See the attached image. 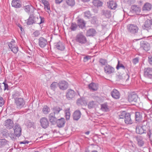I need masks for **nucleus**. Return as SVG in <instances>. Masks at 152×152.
<instances>
[{
  "mask_svg": "<svg viewBox=\"0 0 152 152\" xmlns=\"http://www.w3.org/2000/svg\"><path fill=\"white\" fill-rule=\"evenodd\" d=\"M14 134L17 137L20 136L21 134L22 129L18 124H15L13 128Z\"/></svg>",
  "mask_w": 152,
  "mask_h": 152,
  "instance_id": "obj_4",
  "label": "nucleus"
},
{
  "mask_svg": "<svg viewBox=\"0 0 152 152\" xmlns=\"http://www.w3.org/2000/svg\"><path fill=\"white\" fill-rule=\"evenodd\" d=\"M44 9L48 13L50 14L51 13V11L50 10V5L44 7Z\"/></svg>",
  "mask_w": 152,
  "mask_h": 152,
  "instance_id": "obj_48",
  "label": "nucleus"
},
{
  "mask_svg": "<svg viewBox=\"0 0 152 152\" xmlns=\"http://www.w3.org/2000/svg\"><path fill=\"white\" fill-rule=\"evenodd\" d=\"M88 88L91 90L97 91L99 87L98 85L94 83H92L88 85Z\"/></svg>",
  "mask_w": 152,
  "mask_h": 152,
  "instance_id": "obj_23",
  "label": "nucleus"
},
{
  "mask_svg": "<svg viewBox=\"0 0 152 152\" xmlns=\"http://www.w3.org/2000/svg\"><path fill=\"white\" fill-rule=\"evenodd\" d=\"M75 4V0H67V4L69 5L73 6Z\"/></svg>",
  "mask_w": 152,
  "mask_h": 152,
  "instance_id": "obj_43",
  "label": "nucleus"
},
{
  "mask_svg": "<svg viewBox=\"0 0 152 152\" xmlns=\"http://www.w3.org/2000/svg\"><path fill=\"white\" fill-rule=\"evenodd\" d=\"M50 111V109L47 106H44L42 111L43 113L45 114H47Z\"/></svg>",
  "mask_w": 152,
  "mask_h": 152,
  "instance_id": "obj_39",
  "label": "nucleus"
},
{
  "mask_svg": "<svg viewBox=\"0 0 152 152\" xmlns=\"http://www.w3.org/2000/svg\"><path fill=\"white\" fill-rule=\"evenodd\" d=\"M133 96H128V100L129 102H131L134 101V99H132Z\"/></svg>",
  "mask_w": 152,
  "mask_h": 152,
  "instance_id": "obj_61",
  "label": "nucleus"
},
{
  "mask_svg": "<svg viewBox=\"0 0 152 152\" xmlns=\"http://www.w3.org/2000/svg\"><path fill=\"white\" fill-rule=\"evenodd\" d=\"M12 5V7L15 8H19L21 6V3L19 0H13Z\"/></svg>",
  "mask_w": 152,
  "mask_h": 152,
  "instance_id": "obj_20",
  "label": "nucleus"
},
{
  "mask_svg": "<svg viewBox=\"0 0 152 152\" xmlns=\"http://www.w3.org/2000/svg\"><path fill=\"white\" fill-rule=\"evenodd\" d=\"M29 141L27 140H24L23 141L20 142L19 143L20 144H28L29 143Z\"/></svg>",
  "mask_w": 152,
  "mask_h": 152,
  "instance_id": "obj_62",
  "label": "nucleus"
},
{
  "mask_svg": "<svg viewBox=\"0 0 152 152\" xmlns=\"http://www.w3.org/2000/svg\"><path fill=\"white\" fill-rule=\"evenodd\" d=\"M99 62L102 65H104L107 63V60L103 59H100Z\"/></svg>",
  "mask_w": 152,
  "mask_h": 152,
  "instance_id": "obj_51",
  "label": "nucleus"
},
{
  "mask_svg": "<svg viewBox=\"0 0 152 152\" xmlns=\"http://www.w3.org/2000/svg\"><path fill=\"white\" fill-rule=\"evenodd\" d=\"M74 91L72 90H69L68 91L67 94L68 95H72L74 94Z\"/></svg>",
  "mask_w": 152,
  "mask_h": 152,
  "instance_id": "obj_58",
  "label": "nucleus"
},
{
  "mask_svg": "<svg viewBox=\"0 0 152 152\" xmlns=\"http://www.w3.org/2000/svg\"><path fill=\"white\" fill-rule=\"evenodd\" d=\"M139 62V59L137 58H136L133 59V63L134 64L137 63Z\"/></svg>",
  "mask_w": 152,
  "mask_h": 152,
  "instance_id": "obj_60",
  "label": "nucleus"
},
{
  "mask_svg": "<svg viewBox=\"0 0 152 152\" xmlns=\"http://www.w3.org/2000/svg\"><path fill=\"white\" fill-rule=\"evenodd\" d=\"M152 5L148 3L145 4L142 7V10L143 12H147L150 11L152 8Z\"/></svg>",
  "mask_w": 152,
  "mask_h": 152,
  "instance_id": "obj_18",
  "label": "nucleus"
},
{
  "mask_svg": "<svg viewBox=\"0 0 152 152\" xmlns=\"http://www.w3.org/2000/svg\"><path fill=\"white\" fill-rule=\"evenodd\" d=\"M77 24L79 27L81 28H83L85 26V23L82 19H78L77 20Z\"/></svg>",
  "mask_w": 152,
  "mask_h": 152,
  "instance_id": "obj_35",
  "label": "nucleus"
},
{
  "mask_svg": "<svg viewBox=\"0 0 152 152\" xmlns=\"http://www.w3.org/2000/svg\"><path fill=\"white\" fill-rule=\"evenodd\" d=\"M149 62L150 64H152V56H149Z\"/></svg>",
  "mask_w": 152,
  "mask_h": 152,
  "instance_id": "obj_64",
  "label": "nucleus"
},
{
  "mask_svg": "<svg viewBox=\"0 0 152 152\" xmlns=\"http://www.w3.org/2000/svg\"><path fill=\"white\" fill-rule=\"evenodd\" d=\"M104 70L105 72L108 75H112L115 71L114 68L110 65L105 66Z\"/></svg>",
  "mask_w": 152,
  "mask_h": 152,
  "instance_id": "obj_6",
  "label": "nucleus"
},
{
  "mask_svg": "<svg viewBox=\"0 0 152 152\" xmlns=\"http://www.w3.org/2000/svg\"><path fill=\"white\" fill-rule=\"evenodd\" d=\"M141 46L146 51H148L150 48V44L146 41H144L141 43Z\"/></svg>",
  "mask_w": 152,
  "mask_h": 152,
  "instance_id": "obj_25",
  "label": "nucleus"
},
{
  "mask_svg": "<svg viewBox=\"0 0 152 152\" xmlns=\"http://www.w3.org/2000/svg\"><path fill=\"white\" fill-rule=\"evenodd\" d=\"M55 46L57 49L61 51L64 50L65 48V45L63 43L60 42L55 43Z\"/></svg>",
  "mask_w": 152,
  "mask_h": 152,
  "instance_id": "obj_15",
  "label": "nucleus"
},
{
  "mask_svg": "<svg viewBox=\"0 0 152 152\" xmlns=\"http://www.w3.org/2000/svg\"><path fill=\"white\" fill-rule=\"evenodd\" d=\"M152 25V20H147L145 21L144 24V26L146 28H150Z\"/></svg>",
  "mask_w": 152,
  "mask_h": 152,
  "instance_id": "obj_31",
  "label": "nucleus"
},
{
  "mask_svg": "<svg viewBox=\"0 0 152 152\" xmlns=\"http://www.w3.org/2000/svg\"><path fill=\"white\" fill-rule=\"evenodd\" d=\"M77 103L78 105H86L87 104V101L85 98H84L83 97H81L80 99H77Z\"/></svg>",
  "mask_w": 152,
  "mask_h": 152,
  "instance_id": "obj_19",
  "label": "nucleus"
},
{
  "mask_svg": "<svg viewBox=\"0 0 152 152\" xmlns=\"http://www.w3.org/2000/svg\"><path fill=\"white\" fill-rule=\"evenodd\" d=\"M14 123L13 121L10 119H7L5 121L4 126L8 129H11L13 127Z\"/></svg>",
  "mask_w": 152,
  "mask_h": 152,
  "instance_id": "obj_9",
  "label": "nucleus"
},
{
  "mask_svg": "<svg viewBox=\"0 0 152 152\" xmlns=\"http://www.w3.org/2000/svg\"><path fill=\"white\" fill-rule=\"evenodd\" d=\"M129 75L126 74L118 75L117 77V80L118 81H126L128 80Z\"/></svg>",
  "mask_w": 152,
  "mask_h": 152,
  "instance_id": "obj_13",
  "label": "nucleus"
},
{
  "mask_svg": "<svg viewBox=\"0 0 152 152\" xmlns=\"http://www.w3.org/2000/svg\"><path fill=\"white\" fill-rule=\"evenodd\" d=\"M144 75L146 77L151 78L152 77V68H145L144 70Z\"/></svg>",
  "mask_w": 152,
  "mask_h": 152,
  "instance_id": "obj_11",
  "label": "nucleus"
},
{
  "mask_svg": "<svg viewBox=\"0 0 152 152\" xmlns=\"http://www.w3.org/2000/svg\"><path fill=\"white\" fill-rule=\"evenodd\" d=\"M40 122L41 127L46 129L49 126V123L48 119L45 117H43L40 119Z\"/></svg>",
  "mask_w": 152,
  "mask_h": 152,
  "instance_id": "obj_5",
  "label": "nucleus"
},
{
  "mask_svg": "<svg viewBox=\"0 0 152 152\" xmlns=\"http://www.w3.org/2000/svg\"><path fill=\"white\" fill-rule=\"evenodd\" d=\"M76 40L81 43H85L87 42V39L85 37L81 34H79L77 35Z\"/></svg>",
  "mask_w": 152,
  "mask_h": 152,
  "instance_id": "obj_7",
  "label": "nucleus"
},
{
  "mask_svg": "<svg viewBox=\"0 0 152 152\" xmlns=\"http://www.w3.org/2000/svg\"><path fill=\"white\" fill-rule=\"evenodd\" d=\"M15 100L17 108L20 109L23 107L25 104V102L23 98L16 97L15 99Z\"/></svg>",
  "mask_w": 152,
  "mask_h": 152,
  "instance_id": "obj_1",
  "label": "nucleus"
},
{
  "mask_svg": "<svg viewBox=\"0 0 152 152\" xmlns=\"http://www.w3.org/2000/svg\"><path fill=\"white\" fill-rule=\"evenodd\" d=\"M124 121L125 123L127 125H130L133 123V121L131 118L130 115L129 113H127L126 114Z\"/></svg>",
  "mask_w": 152,
  "mask_h": 152,
  "instance_id": "obj_14",
  "label": "nucleus"
},
{
  "mask_svg": "<svg viewBox=\"0 0 152 152\" xmlns=\"http://www.w3.org/2000/svg\"><path fill=\"white\" fill-rule=\"evenodd\" d=\"M4 102L3 99L0 97V107L2 106L4 104Z\"/></svg>",
  "mask_w": 152,
  "mask_h": 152,
  "instance_id": "obj_55",
  "label": "nucleus"
},
{
  "mask_svg": "<svg viewBox=\"0 0 152 152\" xmlns=\"http://www.w3.org/2000/svg\"><path fill=\"white\" fill-rule=\"evenodd\" d=\"M94 99L96 100L97 103H101L103 101L104 98L103 97L100 96H95Z\"/></svg>",
  "mask_w": 152,
  "mask_h": 152,
  "instance_id": "obj_38",
  "label": "nucleus"
},
{
  "mask_svg": "<svg viewBox=\"0 0 152 152\" xmlns=\"http://www.w3.org/2000/svg\"><path fill=\"white\" fill-rule=\"evenodd\" d=\"M131 11L135 13L136 14L139 15L141 12V8L137 6L134 5L131 7Z\"/></svg>",
  "mask_w": 152,
  "mask_h": 152,
  "instance_id": "obj_17",
  "label": "nucleus"
},
{
  "mask_svg": "<svg viewBox=\"0 0 152 152\" xmlns=\"http://www.w3.org/2000/svg\"><path fill=\"white\" fill-rule=\"evenodd\" d=\"M128 148L129 152H139L136 146L132 141L128 145Z\"/></svg>",
  "mask_w": 152,
  "mask_h": 152,
  "instance_id": "obj_12",
  "label": "nucleus"
},
{
  "mask_svg": "<svg viewBox=\"0 0 152 152\" xmlns=\"http://www.w3.org/2000/svg\"><path fill=\"white\" fill-rule=\"evenodd\" d=\"M40 2H41L44 4V7L50 4L48 1L46 0H41Z\"/></svg>",
  "mask_w": 152,
  "mask_h": 152,
  "instance_id": "obj_50",
  "label": "nucleus"
},
{
  "mask_svg": "<svg viewBox=\"0 0 152 152\" xmlns=\"http://www.w3.org/2000/svg\"><path fill=\"white\" fill-rule=\"evenodd\" d=\"M54 112L53 113H59V111L61 110V109L59 107H55L54 108Z\"/></svg>",
  "mask_w": 152,
  "mask_h": 152,
  "instance_id": "obj_52",
  "label": "nucleus"
},
{
  "mask_svg": "<svg viewBox=\"0 0 152 152\" xmlns=\"http://www.w3.org/2000/svg\"><path fill=\"white\" fill-rule=\"evenodd\" d=\"M35 17L33 14L30 15L28 18L27 20V24L28 25H32L35 23Z\"/></svg>",
  "mask_w": 152,
  "mask_h": 152,
  "instance_id": "obj_22",
  "label": "nucleus"
},
{
  "mask_svg": "<svg viewBox=\"0 0 152 152\" xmlns=\"http://www.w3.org/2000/svg\"><path fill=\"white\" fill-rule=\"evenodd\" d=\"M136 139L139 146L140 147L142 146L144 144V142L142 140V137L140 136H137L136 137Z\"/></svg>",
  "mask_w": 152,
  "mask_h": 152,
  "instance_id": "obj_30",
  "label": "nucleus"
},
{
  "mask_svg": "<svg viewBox=\"0 0 152 152\" xmlns=\"http://www.w3.org/2000/svg\"><path fill=\"white\" fill-rule=\"evenodd\" d=\"M144 98L146 99H148L152 102V96H143Z\"/></svg>",
  "mask_w": 152,
  "mask_h": 152,
  "instance_id": "obj_56",
  "label": "nucleus"
},
{
  "mask_svg": "<svg viewBox=\"0 0 152 152\" xmlns=\"http://www.w3.org/2000/svg\"><path fill=\"white\" fill-rule=\"evenodd\" d=\"M56 123H57L58 127H62L64 126L65 123L64 119L63 118H61V119H58L57 120Z\"/></svg>",
  "mask_w": 152,
  "mask_h": 152,
  "instance_id": "obj_29",
  "label": "nucleus"
},
{
  "mask_svg": "<svg viewBox=\"0 0 152 152\" xmlns=\"http://www.w3.org/2000/svg\"><path fill=\"white\" fill-rule=\"evenodd\" d=\"M34 124L33 122H30L28 123L27 125V127L28 128H30L31 127L33 126Z\"/></svg>",
  "mask_w": 152,
  "mask_h": 152,
  "instance_id": "obj_57",
  "label": "nucleus"
},
{
  "mask_svg": "<svg viewBox=\"0 0 152 152\" xmlns=\"http://www.w3.org/2000/svg\"><path fill=\"white\" fill-rule=\"evenodd\" d=\"M127 28L129 32L134 34L138 32L139 29L138 27L136 25L133 24L128 25Z\"/></svg>",
  "mask_w": 152,
  "mask_h": 152,
  "instance_id": "obj_2",
  "label": "nucleus"
},
{
  "mask_svg": "<svg viewBox=\"0 0 152 152\" xmlns=\"http://www.w3.org/2000/svg\"><path fill=\"white\" fill-rule=\"evenodd\" d=\"M81 115V113L79 110H76L75 111L73 115V118L74 120L77 121L80 118Z\"/></svg>",
  "mask_w": 152,
  "mask_h": 152,
  "instance_id": "obj_16",
  "label": "nucleus"
},
{
  "mask_svg": "<svg viewBox=\"0 0 152 152\" xmlns=\"http://www.w3.org/2000/svg\"><path fill=\"white\" fill-rule=\"evenodd\" d=\"M135 116L136 121L139 123L141 122L142 120V117L140 113L139 112H136Z\"/></svg>",
  "mask_w": 152,
  "mask_h": 152,
  "instance_id": "obj_32",
  "label": "nucleus"
},
{
  "mask_svg": "<svg viewBox=\"0 0 152 152\" xmlns=\"http://www.w3.org/2000/svg\"><path fill=\"white\" fill-rule=\"evenodd\" d=\"M127 113H126L125 112H123L120 113L119 115V118L120 119H124L126 116V114Z\"/></svg>",
  "mask_w": 152,
  "mask_h": 152,
  "instance_id": "obj_44",
  "label": "nucleus"
},
{
  "mask_svg": "<svg viewBox=\"0 0 152 152\" xmlns=\"http://www.w3.org/2000/svg\"><path fill=\"white\" fill-rule=\"evenodd\" d=\"M97 105V104L96 102L92 101L89 103L88 107L89 108L91 109L95 107Z\"/></svg>",
  "mask_w": 152,
  "mask_h": 152,
  "instance_id": "obj_36",
  "label": "nucleus"
},
{
  "mask_svg": "<svg viewBox=\"0 0 152 152\" xmlns=\"http://www.w3.org/2000/svg\"><path fill=\"white\" fill-rule=\"evenodd\" d=\"M119 94V91L115 89H113L111 93V95H118Z\"/></svg>",
  "mask_w": 152,
  "mask_h": 152,
  "instance_id": "obj_49",
  "label": "nucleus"
},
{
  "mask_svg": "<svg viewBox=\"0 0 152 152\" xmlns=\"http://www.w3.org/2000/svg\"><path fill=\"white\" fill-rule=\"evenodd\" d=\"M108 7L111 9H115L117 7L116 2L113 1H111L107 3Z\"/></svg>",
  "mask_w": 152,
  "mask_h": 152,
  "instance_id": "obj_26",
  "label": "nucleus"
},
{
  "mask_svg": "<svg viewBox=\"0 0 152 152\" xmlns=\"http://www.w3.org/2000/svg\"><path fill=\"white\" fill-rule=\"evenodd\" d=\"M45 19L44 18L39 16V17H35V23L40 24L44 23Z\"/></svg>",
  "mask_w": 152,
  "mask_h": 152,
  "instance_id": "obj_28",
  "label": "nucleus"
},
{
  "mask_svg": "<svg viewBox=\"0 0 152 152\" xmlns=\"http://www.w3.org/2000/svg\"><path fill=\"white\" fill-rule=\"evenodd\" d=\"M32 9H34V8L30 5H27L24 7V9L25 11L27 13H29Z\"/></svg>",
  "mask_w": 152,
  "mask_h": 152,
  "instance_id": "obj_37",
  "label": "nucleus"
},
{
  "mask_svg": "<svg viewBox=\"0 0 152 152\" xmlns=\"http://www.w3.org/2000/svg\"><path fill=\"white\" fill-rule=\"evenodd\" d=\"M9 133L8 131L6 129H4L1 132V134L2 136L7 137L9 135Z\"/></svg>",
  "mask_w": 152,
  "mask_h": 152,
  "instance_id": "obj_42",
  "label": "nucleus"
},
{
  "mask_svg": "<svg viewBox=\"0 0 152 152\" xmlns=\"http://www.w3.org/2000/svg\"><path fill=\"white\" fill-rule=\"evenodd\" d=\"M101 109L104 111H107L108 108L106 104L104 103L101 105Z\"/></svg>",
  "mask_w": 152,
  "mask_h": 152,
  "instance_id": "obj_40",
  "label": "nucleus"
},
{
  "mask_svg": "<svg viewBox=\"0 0 152 152\" xmlns=\"http://www.w3.org/2000/svg\"><path fill=\"white\" fill-rule=\"evenodd\" d=\"M77 27V26L75 24H72L71 27V29L72 30H75Z\"/></svg>",
  "mask_w": 152,
  "mask_h": 152,
  "instance_id": "obj_59",
  "label": "nucleus"
},
{
  "mask_svg": "<svg viewBox=\"0 0 152 152\" xmlns=\"http://www.w3.org/2000/svg\"><path fill=\"white\" fill-rule=\"evenodd\" d=\"M96 30L94 28H90L88 30L86 33V36L93 37L96 34Z\"/></svg>",
  "mask_w": 152,
  "mask_h": 152,
  "instance_id": "obj_21",
  "label": "nucleus"
},
{
  "mask_svg": "<svg viewBox=\"0 0 152 152\" xmlns=\"http://www.w3.org/2000/svg\"><path fill=\"white\" fill-rule=\"evenodd\" d=\"M3 84H4V90L5 91L6 90H9V86L7 84L5 83V82H3L2 83Z\"/></svg>",
  "mask_w": 152,
  "mask_h": 152,
  "instance_id": "obj_53",
  "label": "nucleus"
},
{
  "mask_svg": "<svg viewBox=\"0 0 152 152\" xmlns=\"http://www.w3.org/2000/svg\"><path fill=\"white\" fill-rule=\"evenodd\" d=\"M58 83L57 82H53L50 85V87L51 89L53 90L55 89L57 87Z\"/></svg>",
  "mask_w": 152,
  "mask_h": 152,
  "instance_id": "obj_46",
  "label": "nucleus"
},
{
  "mask_svg": "<svg viewBox=\"0 0 152 152\" xmlns=\"http://www.w3.org/2000/svg\"><path fill=\"white\" fill-rule=\"evenodd\" d=\"M8 141L5 139H0V147L2 148L8 144Z\"/></svg>",
  "mask_w": 152,
  "mask_h": 152,
  "instance_id": "obj_34",
  "label": "nucleus"
},
{
  "mask_svg": "<svg viewBox=\"0 0 152 152\" xmlns=\"http://www.w3.org/2000/svg\"><path fill=\"white\" fill-rule=\"evenodd\" d=\"M145 127L143 126H137L136 128V133L139 134L146 133L147 131L145 129Z\"/></svg>",
  "mask_w": 152,
  "mask_h": 152,
  "instance_id": "obj_10",
  "label": "nucleus"
},
{
  "mask_svg": "<svg viewBox=\"0 0 152 152\" xmlns=\"http://www.w3.org/2000/svg\"><path fill=\"white\" fill-rule=\"evenodd\" d=\"M9 48L14 53H16L18 50V47L15 44V41L12 39L11 41L8 43Z\"/></svg>",
  "mask_w": 152,
  "mask_h": 152,
  "instance_id": "obj_3",
  "label": "nucleus"
},
{
  "mask_svg": "<svg viewBox=\"0 0 152 152\" xmlns=\"http://www.w3.org/2000/svg\"><path fill=\"white\" fill-rule=\"evenodd\" d=\"M92 3L93 5L97 7L102 6L103 4L102 2L99 0H94Z\"/></svg>",
  "mask_w": 152,
  "mask_h": 152,
  "instance_id": "obj_33",
  "label": "nucleus"
},
{
  "mask_svg": "<svg viewBox=\"0 0 152 152\" xmlns=\"http://www.w3.org/2000/svg\"><path fill=\"white\" fill-rule=\"evenodd\" d=\"M38 43L39 46L42 48H44L48 43L46 39L43 37H41L38 39Z\"/></svg>",
  "mask_w": 152,
  "mask_h": 152,
  "instance_id": "obj_8",
  "label": "nucleus"
},
{
  "mask_svg": "<svg viewBox=\"0 0 152 152\" xmlns=\"http://www.w3.org/2000/svg\"><path fill=\"white\" fill-rule=\"evenodd\" d=\"M60 89L65 90L66 89V82L64 80L60 81L58 84Z\"/></svg>",
  "mask_w": 152,
  "mask_h": 152,
  "instance_id": "obj_27",
  "label": "nucleus"
},
{
  "mask_svg": "<svg viewBox=\"0 0 152 152\" xmlns=\"http://www.w3.org/2000/svg\"><path fill=\"white\" fill-rule=\"evenodd\" d=\"M85 17L90 18L91 17V14L89 11H87L84 12Z\"/></svg>",
  "mask_w": 152,
  "mask_h": 152,
  "instance_id": "obj_47",
  "label": "nucleus"
},
{
  "mask_svg": "<svg viewBox=\"0 0 152 152\" xmlns=\"http://www.w3.org/2000/svg\"><path fill=\"white\" fill-rule=\"evenodd\" d=\"M139 123L142 126H143V127H145V126L146 125L149 126V122H148L147 120H144L142 121V120Z\"/></svg>",
  "mask_w": 152,
  "mask_h": 152,
  "instance_id": "obj_41",
  "label": "nucleus"
},
{
  "mask_svg": "<svg viewBox=\"0 0 152 152\" xmlns=\"http://www.w3.org/2000/svg\"><path fill=\"white\" fill-rule=\"evenodd\" d=\"M40 32L39 31H34L33 34L34 36L35 37H37L40 34Z\"/></svg>",
  "mask_w": 152,
  "mask_h": 152,
  "instance_id": "obj_54",
  "label": "nucleus"
},
{
  "mask_svg": "<svg viewBox=\"0 0 152 152\" xmlns=\"http://www.w3.org/2000/svg\"><path fill=\"white\" fill-rule=\"evenodd\" d=\"M90 59V57L89 56H86L84 58V61L86 62L87 61L88 59Z\"/></svg>",
  "mask_w": 152,
  "mask_h": 152,
  "instance_id": "obj_63",
  "label": "nucleus"
},
{
  "mask_svg": "<svg viewBox=\"0 0 152 152\" xmlns=\"http://www.w3.org/2000/svg\"><path fill=\"white\" fill-rule=\"evenodd\" d=\"M49 118L50 122L53 124L56 123L57 119L55 117V113H51L49 114Z\"/></svg>",
  "mask_w": 152,
  "mask_h": 152,
  "instance_id": "obj_24",
  "label": "nucleus"
},
{
  "mask_svg": "<svg viewBox=\"0 0 152 152\" xmlns=\"http://www.w3.org/2000/svg\"><path fill=\"white\" fill-rule=\"evenodd\" d=\"M116 68L117 69H118L120 68H121L124 69H125V68L124 66L122 64L120 63V62L118 60V64Z\"/></svg>",
  "mask_w": 152,
  "mask_h": 152,
  "instance_id": "obj_45",
  "label": "nucleus"
}]
</instances>
